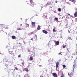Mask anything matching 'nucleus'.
Listing matches in <instances>:
<instances>
[{
    "label": "nucleus",
    "instance_id": "nucleus-1",
    "mask_svg": "<svg viewBox=\"0 0 77 77\" xmlns=\"http://www.w3.org/2000/svg\"><path fill=\"white\" fill-rule=\"evenodd\" d=\"M74 68H75V67H74L73 69V70L72 71V72L70 74L69 73H68V75H69V76L70 77H73V75H74Z\"/></svg>",
    "mask_w": 77,
    "mask_h": 77
},
{
    "label": "nucleus",
    "instance_id": "nucleus-2",
    "mask_svg": "<svg viewBox=\"0 0 77 77\" xmlns=\"http://www.w3.org/2000/svg\"><path fill=\"white\" fill-rule=\"evenodd\" d=\"M59 62H57L56 65V68L57 70V68H59Z\"/></svg>",
    "mask_w": 77,
    "mask_h": 77
},
{
    "label": "nucleus",
    "instance_id": "nucleus-3",
    "mask_svg": "<svg viewBox=\"0 0 77 77\" xmlns=\"http://www.w3.org/2000/svg\"><path fill=\"white\" fill-rule=\"evenodd\" d=\"M73 66H77V61H74V65Z\"/></svg>",
    "mask_w": 77,
    "mask_h": 77
},
{
    "label": "nucleus",
    "instance_id": "nucleus-4",
    "mask_svg": "<svg viewBox=\"0 0 77 77\" xmlns=\"http://www.w3.org/2000/svg\"><path fill=\"white\" fill-rule=\"evenodd\" d=\"M53 75L54 77H57V74L56 73H54L53 74Z\"/></svg>",
    "mask_w": 77,
    "mask_h": 77
},
{
    "label": "nucleus",
    "instance_id": "nucleus-5",
    "mask_svg": "<svg viewBox=\"0 0 77 77\" xmlns=\"http://www.w3.org/2000/svg\"><path fill=\"white\" fill-rule=\"evenodd\" d=\"M30 6H32V7H33L34 6V3L33 2H30Z\"/></svg>",
    "mask_w": 77,
    "mask_h": 77
},
{
    "label": "nucleus",
    "instance_id": "nucleus-6",
    "mask_svg": "<svg viewBox=\"0 0 77 77\" xmlns=\"http://www.w3.org/2000/svg\"><path fill=\"white\" fill-rule=\"evenodd\" d=\"M42 32L43 33H45V34H47V33H48V32H47V31L45 30H43Z\"/></svg>",
    "mask_w": 77,
    "mask_h": 77
},
{
    "label": "nucleus",
    "instance_id": "nucleus-7",
    "mask_svg": "<svg viewBox=\"0 0 77 77\" xmlns=\"http://www.w3.org/2000/svg\"><path fill=\"white\" fill-rule=\"evenodd\" d=\"M35 22H32V24L33 26L34 27H35Z\"/></svg>",
    "mask_w": 77,
    "mask_h": 77
},
{
    "label": "nucleus",
    "instance_id": "nucleus-8",
    "mask_svg": "<svg viewBox=\"0 0 77 77\" xmlns=\"http://www.w3.org/2000/svg\"><path fill=\"white\" fill-rule=\"evenodd\" d=\"M74 15L75 17H77V11L75 12V13L74 14Z\"/></svg>",
    "mask_w": 77,
    "mask_h": 77
},
{
    "label": "nucleus",
    "instance_id": "nucleus-9",
    "mask_svg": "<svg viewBox=\"0 0 77 77\" xmlns=\"http://www.w3.org/2000/svg\"><path fill=\"white\" fill-rule=\"evenodd\" d=\"M12 38L13 39H16V37L15 36H12Z\"/></svg>",
    "mask_w": 77,
    "mask_h": 77
},
{
    "label": "nucleus",
    "instance_id": "nucleus-10",
    "mask_svg": "<svg viewBox=\"0 0 77 77\" xmlns=\"http://www.w3.org/2000/svg\"><path fill=\"white\" fill-rule=\"evenodd\" d=\"M55 44L56 45H59V41L57 42H56Z\"/></svg>",
    "mask_w": 77,
    "mask_h": 77
},
{
    "label": "nucleus",
    "instance_id": "nucleus-11",
    "mask_svg": "<svg viewBox=\"0 0 77 77\" xmlns=\"http://www.w3.org/2000/svg\"><path fill=\"white\" fill-rule=\"evenodd\" d=\"M33 57H30L29 58V59L30 60L32 61L33 60Z\"/></svg>",
    "mask_w": 77,
    "mask_h": 77
},
{
    "label": "nucleus",
    "instance_id": "nucleus-12",
    "mask_svg": "<svg viewBox=\"0 0 77 77\" xmlns=\"http://www.w3.org/2000/svg\"><path fill=\"white\" fill-rule=\"evenodd\" d=\"M25 71L26 72H29V70L27 69V68L25 69Z\"/></svg>",
    "mask_w": 77,
    "mask_h": 77
},
{
    "label": "nucleus",
    "instance_id": "nucleus-13",
    "mask_svg": "<svg viewBox=\"0 0 77 77\" xmlns=\"http://www.w3.org/2000/svg\"><path fill=\"white\" fill-rule=\"evenodd\" d=\"M40 26H39V25L38 26V27H37V30H39L41 28H40Z\"/></svg>",
    "mask_w": 77,
    "mask_h": 77
},
{
    "label": "nucleus",
    "instance_id": "nucleus-14",
    "mask_svg": "<svg viewBox=\"0 0 77 77\" xmlns=\"http://www.w3.org/2000/svg\"><path fill=\"white\" fill-rule=\"evenodd\" d=\"M76 2V1L75 0H72V2L73 3H75Z\"/></svg>",
    "mask_w": 77,
    "mask_h": 77
},
{
    "label": "nucleus",
    "instance_id": "nucleus-15",
    "mask_svg": "<svg viewBox=\"0 0 77 77\" xmlns=\"http://www.w3.org/2000/svg\"><path fill=\"white\" fill-rule=\"evenodd\" d=\"M26 27H29V25L27 23H26Z\"/></svg>",
    "mask_w": 77,
    "mask_h": 77
},
{
    "label": "nucleus",
    "instance_id": "nucleus-16",
    "mask_svg": "<svg viewBox=\"0 0 77 77\" xmlns=\"http://www.w3.org/2000/svg\"><path fill=\"white\" fill-rule=\"evenodd\" d=\"M24 77H29V75H28V74H26L25 75Z\"/></svg>",
    "mask_w": 77,
    "mask_h": 77
},
{
    "label": "nucleus",
    "instance_id": "nucleus-17",
    "mask_svg": "<svg viewBox=\"0 0 77 77\" xmlns=\"http://www.w3.org/2000/svg\"><path fill=\"white\" fill-rule=\"evenodd\" d=\"M58 11L59 12H60L61 11V9H60V8H58Z\"/></svg>",
    "mask_w": 77,
    "mask_h": 77
},
{
    "label": "nucleus",
    "instance_id": "nucleus-18",
    "mask_svg": "<svg viewBox=\"0 0 77 77\" xmlns=\"http://www.w3.org/2000/svg\"><path fill=\"white\" fill-rule=\"evenodd\" d=\"M53 31L54 32L56 31V30H55V28H54V29H53Z\"/></svg>",
    "mask_w": 77,
    "mask_h": 77
},
{
    "label": "nucleus",
    "instance_id": "nucleus-19",
    "mask_svg": "<svg viewBox=\"0 0 77 77\" xmlns=\"http://www.w3.org/2000/svg\"><path fill=\"white\" fill-rule=\"evenodd\" d=\"M63 67L64 68H65L66 67V66L65 65H63Z\"/></svg>",
    "mask_w": 77,
    "mask_h": 77
},
{
    "label": "nucleus",
    "instance_id": "nucleus-20",
    "mask_svg": "<svg viewBox=\"0 0 77 77\" xmlns=\"http://www.w3.org/2000/svg\"><path fill=\"white\" fill-rule=\"evenodd\" d=\"M21 30V29L20 28H19V29H17V30Z\"/></svg>",
    "mask_w": 77,
    "mask_h": 77
},
{
    "label": "nucleus",
    "instance_id": "nucleus-21",
    "mask_svg": "<svg viewBox=\"0 0 77 77\" xmlns=\"http://www.w3.org/2000/svg\"><path fill=\"white\" fill-rule=\"evenodd\" d=\"M64 75H63V73H62V76H61V77H64Z\"/></svg>",
    "mask_w": 77,
    "mask_h": 77
},
{
    "label": "nucleus",
    "instance_id": "nucleus-22",
    "mask_svg": "<svg viewBox=\"0 0 77 77\" xmlns=\"http://www.w3.org/2000/svg\"><path fill=\"white\" fill-rule=\"evenodd\" d=\"M55 20H58V18L57 17V18H55L54 19Z\"/></svg>",
    "mask_w": 77,
    "mask_h": 77
},
{
    "label": "nucleus",
    "instance_id": "nucleus-23",
    "mask_svg": "<svg viewBox=\"0 0 77 77\" xmlns=\"http://www.w3.org/2000/svg\"><path fill=\"white\" fill-rule=\"evenodd\" d=\"M69 40H72V38H71V37H70L69 38Z\"/></svg>",
    "mask_w": 77,
    "mask_h": 77
},
{
    "label": "nucleus",
    "instance_id": "nucleus-24",
    "mask_svg": "<svg viewBox=\"0 0 77 77\" xmlns=\"http://www.w3.org/2000/svg\"><path fill=\"white\" fill-rule=\"evenodd\" d=\"M15 69H16V70H18V68H17V67H15Z\"/></svg>",
    "mask_w": 77,
    "mask_h": 77
},
{
    "label": "nucleus",
    "instance_id": "nucleus-25",
    "mask_svg": "<svg viewBox=\"0 0 77 77\" xmlns=\"http://www.w3.org/2000/svg\"><path fill=\"white\" fill-rule=\"evenodd\" d=\"M63 48H65V47H66V46H63Z\"/></svg>",
    "mask_w": 77,
    "mask_h": 77
},
{
    "label": "nucleus",
    "instance_id": "nucleus-26",
    "mask_svg": "<svg viewBox=\"0 0 77 77\" xmlns=\"http://www.w3.org/2000/svg\"><path fill=\"white\" fill-rule=\"evenodd\" d=\"M21 56V54H20L18 56V57H20Z\"/></svg>",
    "mask_w": 77,
    "mask_h": 77
},
{
    "label": "nucleus",
    "instance_id": "nucleus-27",
    "mask_svg": "<svg viewBox=\"0 0 77 77\" xmlns=\"http://www.w3.org/2000/svg\"><path fill=\"white\" fill-rule=\"evenodd\" d=\"M24 63H22V65H24Z\"/></svg>",
    "mask_w": 77,
    "mask_h": 77
},
{
    "label": "nucleus",
    "instance_id": "nucleus-28",
    "mask_svg": "<svg viewBox=\"0 0 77 77\" xmlns=\"http://www.w3.org/2000/svg\"><path fill=\"white\" fill-rule=\"evenodd\" d=\"M35 36L36 37V38H37V35L36 34L35 35Z\"/></svg>",
    "mask_w": 77,
    "mask_h": 77
},
{
    "label": "nucleus",
    "instance_id": "nucleus-29",
    "mask_svg": "<svg viewBox=\"0 0 77 77\" xmlns=\"http://www.w3.org/2000/svg\"><path fill=\"white\" fill-rule=\"evenodd\" d=\"M61 54V52H60V53H59V54Z\"/></svg>",
    "mask_w": 77,
    "mask_h": 77
},
{
    "label": "nucleus",
    "instance_id": "nucleus-30",
    "mask_svg": "<svg viewBox=\"0 0 77 77\" xmlns=\"http://www.w3.org/2000/svg\"><path fill=\"white\" fill-rule=\"evenodd\" d=\"M68 32L69 33H70V31H69V30H68Z\"/></svg>",
    "mask_w": 77,
    "mask_h": 77
},
{
    "label": "nucleus",
    "instance_id": "nucleus-31",
    "mask_svg": "<svg viewBox=\"0 0 77 77\" xmlns=\"http://www.w3.org/2000/svg\"><path fill=\"white\" fill-rule=\"evenodd\" d=\"M68 15H69H69H70V14H69L67 13Z\"/></svg>",
    "mask_w": 77,
    "mask_h": 77
},
{
    "label": "nucleus",
    "instance_id": "nucleus-32",
    "mask_svg": "<svg viewBox=\"0 0 77 77\" xmlns=\"http://www.w3.org/2000/svg\"><path fill=\"white\" fill-rule=\"evenodd\" d=\"M33 39V38H32L31 39V40H32Z\"/></svg>",
    "mask_w": 77,
    "mask_h": 77
},
{
    "label": "nucleus",
    "instance_id": "nucleus-33",
    "mask_svg": "<svg viewBox=\"0 0 77 77\" xmlns=\"http://www.w3.org/2000/svg\"><path fill=\"white\" fill-rule=\"evenodd\" d=\"M19 44H20L21 45V44H22L21 43H19Z\"/></svg>",
    "mask_w": 77,
    "mask_h": 77
},
{
    "label": "nucleus",
    "instance_id": "nucleus-34",
    "mask_svg": "<svg viewBox=\"0 0 77 77\" xmlns=\"http://www.w3.org/2000/svg\"><path fill=\"white\" fill-rule=\"evenodd\" d=\"M22 24H21L20 25V26H22Z\"/></svg>",
    "mask_w": 77,
    "mask_h": 77
},
{
    "label": "nucleus",
    "instance_id": "nucleus-35",
    "mask_svg": "<svg viewBox=\"0 0 77 77\" xmlns=\"http://www.w3.org/2000/svg\"><path fill=\"white\" fill-rule=\"evenodd\" d=\"M69 1H70L71 2H72V0H69Z\"/></svg>",
    "mask_w": 77,
    "mask_h": 77
},
{
    "label": "nucleus",
    "instance_id": "nucleus-36",
    "mask_svg": "<svg viewBox=\"0 0 77 77\" xmlns=\"http://www.w3.org/2000/svg\"><path fill=\"white\" fill-rule=\"evenodd\" d=\"M76 46L77 47V44H76Z\"/></svg>",
    "mask_w": 77,
    "mask_h": 77
},
{
    "label": "nucleus",
    "instance_id": "nucleus-37",
    "mask_svg": "<svg viewBox=\"0 0 77 77\" xmlns=\"http://www.w3.org/2000/svg\"><path fill=\"white\" fill-rule=\"evenodd\" d=\"M12 52H13V51H11V52L12 53Z\"/></svg>",
    "mask_w": 77,
    "mask_h": 77
},
{
    "label": "nucleus",
    "instance_id": "nucleus-38",
    "mask_svg": "<svg viewBox=\"0 0 77 77\" xmlns=\"http://www.w3.org/2000/svg\"><path fill=\"white\" fill-rule=\"evenodd\" d=\"M7 29H9V28H7Z\"/></svg>",
    "mask_w": 77,
    "mask_h": 77
},
{
    "label": "nucleus",
    "instance_id": "nucleus-39",
    "mask_svg": "<svg viewBox=\"0 0 77 77\" xmlns=\"http://www.w3.org/2000/svg\"><path fill=\"white\" fill-rule=\"evenodd\" d=\"M28 4H29V3H28Z\"/></svg>",
    "mask_w": 77,
    "mask_h": 77
},
{
    "label": "nucleus",
    "instance_id": "nucleus-40",
    "mask_svg": "<svg viewBox=\"0 0 77 77\" xmlns=\"http://www.w3.org/2000/svg\"><path fill=\"white\" fill-rule=\"evenodd\" d=\"M57 2H56L57 3Z\"/></svg>",
    "mask_w": 77,
    "mask_h": 77
}]
</instances>
